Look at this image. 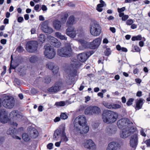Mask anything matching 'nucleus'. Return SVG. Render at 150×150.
Segmentation results:
<instances>
[{
    "label": "nucleus",
    "instance_id": "nucleus-63",
    "mask_svg": "<svg viewBox=\"0 0 150 150\" xmlns=\"http://www.w3.org/2000/svg\"><path fill=\"white\" fill-rule=\"evenodd\" d=\"M142 95V92L141 91H138L137 92L136 94L137 96L140 97Z\"/></svg>",
    "mask_w": 150,
    "mask_h": 150
},
{
    "label": "nucleus",
    "instance_id": "nucleus-3",
    "mask_svg": "<svg viewBox=\"0 0 150 150\" xmlns=\"http://www.w3.org/2000/svg\"><path fill=\"white\" fill-rule=\"evenodd\" d=\"M90 33L95 37L99 36L102 32V28L99 24L94 20H92L89 26Z\"/></svg>",
    "mask_w": 150,
    "mask_h": 150
},
{
    "label": "nucleus",
    "instance_id": "nucleus-31",
    "mask_svg": "<svg viewBox=\"0 0 150 150\" xmlns=\"http://www.w3.org/2000/svg\"><path fill=\"white\" fill-rule=\"evenodd\" d=\"M76 35L79 37L81 38L84 35V33L83 28L79 27L78 28L77 30H76Z\"/></svg>",
    "mask_w": 150,
    "mask_h": 150
},
{
    "label": "nucleus",
    "instance_id": "nucleus-32",
    "mask_svg": "<svg viewBox=\"0 0 150 150\" xmlns=\"http://www.w3.org/2000/svg\"><path fill=\"white\" fill-rule=\"evenodd\" d=\"M53 25L55 29L57 30H60L62 26L61 21L58 20H55L53 22Z\"/></svg>",
    "mask_w": 150,
    "mask_h": 150
},
{
    "label": "nucleus",
    "instance_id": "nucleus-64",
    "mask_svg": "<svg viewBox=\"0 0 150 150\" xmlns=\"http://www.w3.org/2000/svg\"><path fill=\"white\" fill-rule=\"evenodd\" d=\"M0 42L2 44L4 45L6 43V39H2L1 40Z\"/></svg>",
    "mask_w": 150,
    "mask_h": 150
},
{
    "label": "nucleus",
    "instance_id": "nucleus-61",
    "mask_svg": "<svg viewBox=\"0 0 150 150\" xmlns=\"http://www.w3.org/2000/svg\"><path fill=\"white\" fill-rule=\"evenodd\" d=\"M145 142L147 146L149 147H150V139L146 140Z\"/></svg>",
    "mask_w": 150,
    "mask_h": 150
},
{
    "label": "nucleus",
    "instance_id": "nucleus-37",
    "mask_svg": "<svg viewBox=\"0 0 150 150\" xmlns=\"http://www.w3.org/2000/svg\"><path fill=\"white\" fill-rule=\"evenodd\" d=\"M116 49L118 51L121 50L122 51L125 52H127V49L124 47H121L120 45H117L116 46Z\"/></svg>",
    "mask_w": 150,
    "mask_h": 150
},
{
    "label": "nucleus",
    "instance_id": "nucleus-50",
    "mask_svg": "<svg viewBox=\"0 0 150 150\" xmlns=\"http://www.w3.org/2000/svg\"><path fill=\"white\" fill-rule=\"evenodd\" d=\"M24 50L23 48V47L21 46H18L16 49V50L18 52H21L23 51Z\"/></svg>",
    "mask_w": 150,
    "mask_h": 150
},
{
    "label": "nucleus",
    "instance_id": "nucleus-8",
    "mask_svg": "<svg viewBox=\"0 0 150 150\" xmlns=\"http://www.w3.org/2000/svg\"><path fill=\"white\" fill-rule=\"evenodd\" d=\"M38 45V42L36 41H30L26 44V49L28 52L33 53L37 50Z\"/></svg>",
    "mask_w": 150,
    "mask_h": 150
},
{
    "label": "nucleus",
    "instance_id": "nucleus-42",
    "mask_svg": "<svg viewBox=\"0 0 150 150\" xmlns=\"http://www.w3.org/2000/svg\"><path fill=\"white\" fill-rule=\"evenodd\" d=\"M121 108V106L118 104L113 103L112 104L111 109H117Z\"/></svg>",
    "mask_w": 150,
    "mask_h": 150
},
{
    "label": "nucleus",
    "instance_id": "nucleus-29",
    "mask_svg": "<svg viewBox=\"0 0 150 150\" xmlns=\"http://www.w3.org/2000/svg\"><path fill=\"white\" fill-rule=\"evenodd\" d=\"M29 133L30 137L33 138H36L39 134L37 130L34 128L30 130Z\"/></svg>",
    "mask_w": 150,
    "mask_h": 150
},
{
    "label": "nucleus",
    "instance_id": "nucleus-54",
    "mask_svg": "<svg viewBox=\"0 0 150 150\" xmlns=\"http://www.w3.org/2000/svg\"><path fill=\"white\" fill-rule=\"evenodd\" d=\"M38 91L35 88H33L31 90V93L32 94H34L38 93Z\"/></svg>",
    "mask_w": 150,
    "mask_h": 150
},
{
    "label": "nucleus",
    "instance_id": "nucleus-48",
    "mask_svg": "<svg viewBox=\"0 0 150 150\" xmlns=\"http://www.w3.org/2000/svg\"><path fill=\"white\" fill-rule=\"evenodd\" d=\"M105 55L107 56H108L111 53V51L109 48H107L105 51Z\"/></svg>",
    "mask_w": 150,
    "mask_h": 150
},
{
    "label": "nucleus",
    "instance_id": "nucleus-59",
    "mask_svg": "<svg viewBox=\"0 0 150 150\" xmlns=\"http://www.w3.org/2000/svg\"><path fill=\"white\" fill-rule=\"evenodd\" d=\"M23 20V18L22 17H19L17 19L18 22L19 23H21Z\"/></svg>",
    "mask_w": 150,
    "mask_h": 150
},
{
    "label": "nucleus",
    "instance_id": "nucleus-36",
    "mask_svg": "<svg viewBox=\"0 0 150 150\" xmlns=\"http://www.w3.org/2000/svg\"><path fill=\"white\" fill-rule=\"evenodd\" d=\"M46 39V37L44 34H40L38 37V40L39 42L43 43L45 42Z\"/></svg>",
    "mask_w": 150,
    "mask_h": 150
},
{
    "label": "nucleus",
    "instance_id": "nucleus-34",
    "mask_svg": "<svg viewBox=\"0 0 150 150\" xmlns=\"http://www.w3.org/2000/svg\"><path fill=\"white\" fill-rule=\"evenodd\" d=\"M56 36L59 39L62 40H67V38L65 35H62L59 32H56L55 33Z\"/></svg>",
    "mask_w": 150,
    "mask_h": 150
},
{
    "label": "nucleus",
    "instance_id": "nucleus-40",
    "mask_svg": "<svg viewBox=\"0 0 150 150\" xmlns=\"http://www.w3.org/2000/svg\"><path fill=\"white\" fill-rule=\"evenodd\" d=\"M51 81V77L49 76L45 77V78L43 80V81L46 84L50 83Z\"/></svg>",
    "mask_w": 150,
    "mask_h": 150
},
{
    "label": "nucleus",
    "instance_id": "nucleus-20",
    "mask_svg": "<svg viewBox=\"0 0 150 150\" xmlns=\"http://www.w3.org/2000/svg\"><path fill=\"white\" fill-rule=\"evenodd\" d=\"M74 27L68 28L66 30V34L70 37L74 38L76 35V31H74Z\"/></svg>",
    "mask_w": 150,
    "mask_h": 150
},
{
    "label": "nucleus",
    "instance_id": "nucleus-11",
    "mask_svg": "<svg viewBox=\"0 0 150 150\" xmlns=\"http://www.w3.org/2000/svg\"><path fill=\"white\" fill-rule=\"evenodd\" d=\"M86 122L85 116L84 115H80L75 119L74 122V127L75 125L76 126H78V124L80 127L84 126V125H87Z\"/></svg>",
    "mask_w": 150,
    "mask_h": 150
},
{
    "label": "nucleus",
    "instance_id": "nucleus-10",
    "mask_svg": "<svg viewBox=\"0 0 150 150\" xmlns=\"http://www.w3.org/2000/svg\"><path fill=\"white\" fill-rule=\"evenodd\" d=\"M135 129L133 126L123 129L120 134V137L122 138H127L131 134L132 132H134Z\"/></svg>",
    "mask_w": 150,
    "mask_h": 150
},
{
    "label": "nucleus",
    "instance_id": "nucleus-6",
    "mask_svg": "<svg viewBox=\"0 0 150 150\" xmlns=\"http://www.w3.org/2000/svg\"><path fill=\"white\" fill-rule=\"evenodd\" d=\"M117 124L119 128L122 129L132 127L133 123L127 118H123L118 121Z\"/></svg>",
    "mask_w": 150,
    "mask_h": 150
},
{
    "label": "nucleus",
    "instance_id": "nucleus-41",
    "mask_svg": "<svg viewBox=\"0 0 150 150\" xmlns=\"http://www.w3.org/2000/svg\"><path fill=\"white\" fill-rule=\"evenodd\" d=\"M142 39V37L141 35H138L137 36H133L132 38V40L133 41L135 40H140Z\"/></svg>",
    "mask_w": 150,
    "mask_h": 150
},
{
    "label": "nucleus",
    "instance_id": "nucleus-15",
    "mask_svg": "<svg viewBox=\"0 0 150 150\" xmlns=\"http://www.w3.org/2000/svg\"><path fill=\"white\" fill-rule=\"evenodd\" d=\"M138 144V135L137 133H135L130 137L129 144L131 147L135 149Z\"/></svg>",
    "mask_w": 150,
    "mask_h": 150
},
{
    "label": "nucleus",
    "instance_id": "nucleus-26",
    "mask_svg": "<svg viewBox=\"0 0 150 150\" xmlns=\"http://www.w3.org/2000/svg\"><path fill=\"white\" fill-rule=\"evenodd\" d=\"M119 148L116 142H110L107 147L106 150H119Z\"/></svg>",
    "mask_w": 150,
    "mask_h": 150
},
{
    "label": "nucleus",
    "instance_id": "nucleus-38",
    "mask_svg": "<svg viewBox=\"0 0 150 150\" xmlns=\"http://www.w3.org/2000/svg\"><path fill=\"white\" fill-rule=\"evenodd\" d=\"M11 63L10 68L9 69V73H11V69H15V68H16V67L18 66L17 65H12V61H13V56H12V55L11 56Z\"/></svg>",
    "mask_w": 150,
    "mask_h": 150
},
{
    "label": "nucleus",
    "instance_id": "nucleus-55",
    "mask_svg": "<svg viewBox=\"0 0 150 150\" xmlns=\"http://www.w3.org/2000/svg\"><path fill=\"white\" fill-rule=\"evenodd\" d=\"M125 9V7H123L120 8H118L117 9L118 12L119 13H121L124 11Z\"/></svg>",
    "mask_w": 150,
    "mask_h": 150
},
{
    "label": "nucleus",
    "instance_id": "nucleus-5",
    "mask_svg": "<svg viewBox=\"0 0 150 150\" xmlns=\"http://www.w3.org/2000/svg\"><path fill=\"white\" fill-rule=\"evenodd\" d=\"M2 103L3 106L5 108L11 109L15 105V100L12 96L7 95L3 97Z\"/></svg>",
    "mask_w": 150,
    "mask_h": 150
},
{
    "label": "nucleus",
    "instance_id": "nucleus-19",
    "mask_svg": "<svg viewBox=\"0 0 150 150\" xmlns=\"http://www.w3.org/2000/svg\"><path fill=\"white\" fill-rule=\"evenodd\" d=\"M78 41L81 45L79 47L80 50H83L87 48L90 49V43L82 39H79Z\"/></svg>",
    "mask_w": 150,
    "mask_h": 150
},
{
    "label": "nucleus",
    "instance_id": "nucleus-16",
    "mask_svg": "<svg viewBox=\"0 0 150 150\" xmlns=\"http://www.w3.org/2000/svg\"><path fill=\"white\" fill-rule=\"evenodd\" d=\"M48 21H45L41 25V29L45 33H51L53 32V30L52 28L48 26Z\"/></svg>",
    "mask_w": 150,
    "mask_h": 150
},
{
    "label": "nucleus",
    "instance_id": "nucleus-30",
    "mask_svg": "<svg viewBox=\"0 0 150 150\" xmlns=\"http://www.w3.org/2000/svg\"><path fill=\"white\" fill-rule=\"evenodd\" d=\"M144 101V100L142 98H141L139 100H137L136 106L135 108L136 110H138L142 108L143 104Z\"/></svg>",
    "mask_w": 150,
    "mask_h": 150
},
{
    "label": "nucleus",
    "instance_id": "nucleus-33",
    "mask_svg": "<svg viewBox=\"0 0 150 150\" xmlns=\"http://www.w3.org/2000/svg\"><path fill=\"white\" fill-rule=\"evenodd\" d=\"M92 114H99L100 112V109L99 108L96 106H91Z\"/></svg>",
    "mask_w": 150,
    "mask_h": 150
},
{
    "label": "nucleus",
    "instance_id": "nucleus-4",
    "mask_svg": "<svg viewBox=\"0 0 150 150\" xmlns=\"http://www.w3.org/2000/svg\"><path fill=\"white\" fill-rule=\"evenodd\" d=\"M57 53L58 55L62 57H68L71 56L72 54V52L70 43H67L64 47L58 49Z\"/></svg>",
    "mask_w": 150,
    "mask_h": 150
},
{
    "label": "nucleus",
    "instance_id": "nucleus-22",
    "mask_svg": "<svg viewBox=\"0 0 150 150\" xmlns=\"http://www.w3.org/2000/svg\"><path fill=\"white\" fill-rule=\"evenodd\" d=\"M61 125L60 126L59 129L56 130L54 133L53 139L54 140L57 141L61 137L62 135V131L61 129Z\"/></svg>",
    "mask_w": 150,
    "mask_h": 150
},
{
    "label": "nucleus",
    "instance_id": "nucleus-53",
    "mask_svg": "<svg viewBox=\"0 0 150 150\" xmlns=\"http://www.w3.org/2000/svg\"><path fill=\"white\" fill-rule=\"evenodd\" d=\"M140 133L144 137H145L146 136V134L145 133L143 129L142 128L140 130Z\"/></svg>",
    "mask_w": 150,
    "mask_h": 150
},
{
    "label": "nucleus",
    "instance_id": "nucleus-58",
    "mask_svg": "<svg viewBox=\"0 0 150 150\" xmlns=\"http://www.w3.org/2000/svg\"><path fill=\"white\" fill-rule=\"evenodd\" d=\"M41 9L43 10L44 11H46L47 10V8L46 6L45 5H42Z\"/></svg>",
    "mask_w": 150,
    "mask_h": 150
},
{
    "label": "nucleus",
    "instance_id": "nucleus-62",
    "mask_svg": "<svg viewBox=\"0 0 150 150\" xmlns=\"http://www.w3.org/2000/svg\"><path fill=\"white\" fill-rule=\"evenodd\" d=\"M110 30L113 33H114L115 32L116 30L114 27H110Z\"/></svg>",
    "mask_w": 150,
    "mask_h": 150
},
{
    "label": "nucleus",
    "instance_id": "nucleus-35",
    "mask_svg": "<svg viewBox=\"0 0 150 150\" xmlns=\"http://www.w3.org/2000/svg\"><path fill=\"white\" fill-rule=\"evenodd\" d=\"M91 106L87 107L85 110V113L86 115H92V111Z\"/></svg>",
    "mask_w": 150,
    "mask_h": 150
},
{
    "label": "nucleus",
    "instance_id": "nucleus-13",
    "mask_svg": "<svg viewBox=\"0 0 150 150\" xmlns=\"http://www.w3.org/2000/svg\"><path fill=\"white\" fill-rule=\"evenodd\" d=\"M82 145L85 148L89 150H95L96 145L93 142L91 139L85 140L82 144Z\"/></svg>",
    "mask_w": 150,
    "mask_h": 150
},
{
    "label": "nucleus",
    "instance_id": "nucleus-14",
    "mask_svg": "<svg viewBox=\"0 0 150 150\" xmlns=\"http://www.w3.org/2000/svg\"><path fill=\"white\" fill-rule=\"evenodd\" d=\"M62 86V83L61 81L56 82L54 85L48 89V91L52 93H56L58 92Z\"/></svg>",
    "mask_w": 150,
    "mask_h": 150
},
{
    "label": "nucleus",
    "instance_id": "nucleus-9",
    "mask_svg": "<svg viewBox=\"0 0 150 150\" xmlns=\"http://www.w3.org/2000/svg\"><path fill=\"white\" fill-rule=\"evenodd\" d=\"M79 62H74L73 63L71 64L73 68L68 70L67 72L69 78H67V79H69V80L71 79L70 78L71 77H74L76 75L77 71L74 68H76L79 67Z\"/></svg>",
    "mask_w": 150,
    "mask_h": 150
},
{
    "label": "nucleus",
    "instance_id": "nucleus-44",
    "mask_svg": "<svg viewBox=\"0 0 150 150\" xmlns=\"http://www.w3.org/2000/svg\"><path fill=\"white\" fill-rule=\"evenodd\" d=\"M57 106H63L65 105V102L63 101L56 102L55 105Z\"/></svg>",
    "mask_w": 150,
    "mask_h": 150
},
{
    "label": "nucleus",
    "instance_id": "nucleus-49",
    "mask_svg": "<svg viewBox=\"0 0 150 150\" xmlns=\"http://www.w3.org/2000/svg\"><path fill=\"white\" fill-rule=\"evenodd\" d=\"M100 4H98L97 5V6H98V7H100L102 8L104 6L105 2L102 0H100Z\"/></svg>",
    "mask_w": 150,
    "mask_h": 150
},
{
    "label": "nucleus",
    "instance_id": "nucleus-23",
    "mask_svg": "<svg viewBox=\"0 0 150 150\" xmlns=\"http://www.w3.org/2000/svg\"><path fill=\"white\" fill-rule=\"evenodd\" d=\"M46 66L49 69L52 70L54 74L57 73L58 71V67L57 66L55 67L53 63L49 62L46 65Z\"/></svg>",
    "mask_w": 150,
    "mask_h": 150
},
{
    "label": "nucleus",
    "instance_id": "nucleus-21",
    "mask_svg": "<svg viewBox=\"0 0 150 150\" xmlns=\"http://www.w3.org/2000/svg\"><path fill=\"white\" fill-rule=\"evenodd\" d=\"M49 38L52 45L56 47H59L61 46L60 42L57 39L51 36H50Z\"/></svg>",
    "mask_w": 150,
    "mask_h": 150
},
{
    "label": "nucleus",
    "instance_id": "nucleus-12",
    "mask_svg": "<svg viewBox=\"0 0 150 150\" xmlns=\"http://www.w3.org/2000/svg\"><path fill=\"white\" fill-rule=\"evenodd\" d=\"M94 51L92 50L87 52L86 53H83L79 54L77 56L78 59L81 62H83L86 61L89 57L93 54Z\"/></svg>",
    "mask_w": 150,
    "mask_h": 150
},
{
    "label": "nucleus",
    "instance_id": "nucleus-46",
    "mask_svg": "<svg viewBox=\"0 0 150 150\" xmlns=\"http://www.w3.org/2000/svg\"><path fill=\"white\" fill-rule=\"evenodd\" d=\"M134 100V99L133 98H129L126 103V104L128 106H129L132 104V103Z\"/></svg>",
    "mask_w": 150,
    "mask_h": 150
},
{
    "label": "nucleus",
    "instance_id": "nucleus-52",
    "mask_svg": "<svg viewBox=\"0 0 150 150\" xmlns=\"http://www.w3.org/2000/svg\"><path fill=\"white\" fill-rule=\"evenodd\" d=\"M134 49L135 51L134 52H139L140 51V48L137 46H135L134 47Z\"/></svg>",
    "mask_w": 150,
    "mask_h": 150
},
{
    "label": "nucleus",
    "instance_id": "nucleus-45",
    "mask_svg": "<svg viewBox=\"0 0 150 150\" xmlns=\"http://www.w3.org/2000/svg\"><path fill=\"white\" fill-rule=\"evenodd\" d=\"M102 104L106 108L109 109H111L112 104L108 103L105 101L103 102Z\"/></svg>",
    "mask_w": 150,
    "mask_h": 150
},
{
    "label": "nucleus",
    "instance_id": "nucleus-18",
    "mask_svg": "<svg viewBox=\"0 0 150 150\" xmlns=\"http://www.w3.org/2000/svg\"><path fill=\"white\" fill-rule=\"evenodd\" d=\"M101 40L100 38H97L90 42V49H95L98 48L101 43Z\"/></svg>",
    "mask_w": 150,
    "mask_h": 150
},
{
    "label": "nucleus",
    "instance_id": "nucleus-57",
    "mask_svg": "<svg viewBox=\"0 0 150 150\" xmlns=\"http://www.w3.org/2000/svg\"><path fill=\"white\" fill-rule=\"evenodd\" d=\"M53 144L52 143H50L48 144L47 146V148L49 149H51L52 148Z\"/></svg>",
    "mask_w": 150,
    "mask_h": 150
},
{
    "label": "nucleus",
    "instance_id": "nucleus-24",
    "mask_svg": "<svg viewBox=\"0 0 150 150\" xmlns=\"http://www.w3.org/2000/svg\"><path fill=\"white\" fill-rule=\"evenodd\" d=\"M116 131V128L115 126H108L105 129L106 132L110 135L115 133Z\"/></svg>",
    "mask_w": 150,
    "mask_h": 150
},
{
    "label": "nucleus",
    "instance_id": "nucleus-39",
    "mask_svg": "<svg viewBox=\"0 0 150 150\" xmlns=\"http://www.w3.org/2000/svg\"><path fill=\"white\" fill-rule=\"evenodd\" d=\"M22 138L23 140L25 142L28 141L30 138L28 135L25 133H23L22 135Z\"/></svg>",
    "mask_w": 150,
    "mask_h": 150
},
{
    "label": "nucleus",
    "instance_id": "nucleus-43",
    "mask_svg": "<svg viewBox=\"0 0 150 150\" xmlns=\"http://www.w3.org/2000/svg\"><path fill=\"white\" fill-rule=\"evenodd\" d=\"M38 60V58L35 56H31L30 58V62L32 63H34Z\"/></svg>",
    "mask_w": 150,
    "mask_h": 150
},
{
    "label": "nucleus",
    "instance_id": "nucleus-60",
    "mask_svg": "<svg viewBox=\"0 0 150 150\" xmlns=\"http://www.w3.org/2000/svg\"><path fill=\"white\" fill-rule=\"evenodd\" d=\"M39 5L38 4H36L34 7V9L36 11H38V10L39 8Z\"/></svg>",
    "mask_w": 150,
    "mask_h": 150
},
{
    "label": "nucleus",
    "instance_id": "nucleus-56",
    "mask_svg": "<svg viewBox=\"0 0 150 150\" xmlns=\"http://www.w3.org/2000/svg\"><path fill=\"white\" fill-rule=\"evenodd\" d=\"M129 16L127 15H125L122 16V21H125L128 18Z\"/></svg>",
    "mask_w": 150,
    "mask_h": 150
},
{
    "label": "nucleus",
    "instance_id": "nucleus-51",
    "mask_svg": "<svg viewBox=\"0 0 150 150\" xmlns=\"http://www.w3.org/2000/svg\"><path fill=\"white\" fill-rule=\"evenodd\" d=\"M133 21L132 19H128L126 21V24L127 25H130L132 24Z\"/></svg>",
    "mask_w": 150,
    "mask_h": 150
},
{
    "label": "nucleus",
    "instance_id": "nucleus-47",
    "mask_svg": "<svg viewBox=\"0 0 150 150\" xmlns=\"http://www.w3.org/2000/svg\"><path fill=\"white\" fill-rule=\"evenodd\" d=\"M60 116L61 118L63 120L66 119L68 118V116L65 113H62Z\"/></svg>",
    "mask_w": 150,
    "mask_h": 150
},
{
    "label": "nucleus",
    "instance_id": "nucleus-17",
    "mask_svg": "<svg viewBox=\"0 0 150 150\" xmlns=\"http://www.w3.org/2000/svg\"><path fill=\"white\" fill-rule=\"evenodd\" d=\"M74 129L78 133L84 134L87 133L89 130V127L87 125L79 127L75 125Z\"/></svg>",
    "mask_w": 150,
    "mask_h": 150
},
{
    "label": "nucleus",
    "instance_id": "nucleus-2",
    "mask_svg": "<svg viewBox=\"0 0 150 150\" xmlns=\"http://www.w3.org/2000/svg\"><path fill=\"white\" fill-rule=\"evenodd\" d=\"M102 116L103 122L107 124L114 122L116 121L118 117L117 112L108 110H104Z\"/></svg>",
    "mask_w": 150,
    "mask_h": 150
},
{
    "label": "nucleus",
    "instance_id": "nucleus-27",
    "mask_svg": "<svg viewBox=\"0 0 150 150\" xmlns=\"http://www.w3.org/2000/svg\"><path fill=\"white\" fill-rule=\"evenodd\" d=\"M75 21L74 17L73 16H70L68 18L66 23L67 26L68 28L73 27L72 25L74 24Z\"/></svg>",
    "mask_w": 150,
    "mask_h": 150
},
{
    "label": "nucleus",
    "instance_id": "nucleus-7",
    "mask_svg": "<svg viewBox=\"0 0 150 150\" xmlns=\"http://www.w3.org/2000/svg\"><path fill=\"white\" fill-rule=\"evenodd\" d=\"M45 49L44 54L47 58L52 59L53 58L56 54L54 48L51 46H44Z\"/></svg>",
    "mask_w": 150,
    "mask_h": 150
},
{
    "label": "nucleus",
    "instance_id": "nucleus-25",
    "mask_svg": "<svg viewBox=\"0 0 150 150\" xmlns=\"http://www.w3.org/2000/svg\"><path fill=\"white\" fill-rule=\"evenodd\" d=\"M61 129L62 131V135L61 136V142H67L68 141V139L67 138L66 133L65 132V126L64 124H63L61 125Z\"/></svg>",
    "mask_w": 150,
    "mask_h": 150
},
{
    "label": "nucleus",
    "instance_id": "nucleus-28",
    "mask_svg": "<svg viewBox=\"0 0 150 150\" xmlns=\"http://www.w3.org/2000/svg\"><path fill=\"white\" fill-rule=\"evenodd\" d=\"M68 14L66 13H64L62 15H57V18H61V21L62 23H64L66 22L67 19L68 17Z\"/></svg>",
    "mask_w": 150,
    "mask_h": 150
},
{
    "label": "nucleus",
    "instance_id": "nucleus-1",
    "mask_svg": "<svg viewBox=\"0 0 150 150\" xmlns=\"http://www.w3.org/2000/svg\"><path fill=\"white\" fill-rule=\"evenodd\" d=\"M10 116L12 118L9 120L8 116L6 115L5 110L4 109H0V122L3 123H8L12 128H10L7 131V134L12 136L16 139H20L21 138L16 135L17 132L15 127H17V123L15 122L20 121L21 120L23 116L19 113L18 110H13L10 114Z\"/></svg>",
    "mask_w": 150,
    "mask_h": 150
}]
</instances>
